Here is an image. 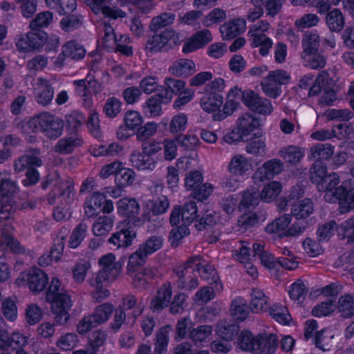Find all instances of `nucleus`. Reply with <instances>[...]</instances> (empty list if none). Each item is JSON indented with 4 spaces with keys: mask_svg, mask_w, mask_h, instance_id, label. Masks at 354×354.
I'll return each instance as SVG.
<instances>
[{
    "mask_svg": "<svg viewBox=\"0 0 354 354\" xmlns=\"http://www.w3.org/2000/svg\"><path fill=\"white\" fill-rule=\"evenodd\" d=\"M314 205L309 198H305L295 204L291 209V214L296 219H304L313 214Z\"/></svg>",
    "mask_w": 354,
    "mask_h": 354,
    "instance_id": "nucleus-42",
    "label": "nucleus"
},
{
    "mask_svg": "<svg viewBox=\"0 0 354 354\" xmlns=\"http://www.w3.org/2000/svg\"><path fill=\"white\" fill-rule=\"evenodd\" d=\"M337 236L348 243L354 242V216L343 221L337 229Z\"/></svg>",
    "mask_w": 354,
    "mask_h": 354,
    "instance_id": "nucleus-50",
    "label": "nucleus"
},
{
    "mask_svg": "<svg viewBox=\"0 0 354 354\" xmlns=\"http://www.w3.org/2000/svg\"><path fill=\"white\" fill-rule=\"evenodd\" d=\"M106 196L100 192H94L88 196L84 204V213L88 218L97 216L101 211Z\"/></svg>",
    "mask_w": 354,
    "mask_h": 354,
    "instance_id": "nucleus-30",
    "label": "nucleus"
},
{
    "mask_svg": "<svg viewBox=\"0 0 354 354\" xmlns=\"http://www.w3.org/2000/svg\"><path fill=\"white\" fill-rule=\"evenodd\" d=\"M85 54L86 50L82 45L75 40H71L62 46V51L53 62V64L55 67L60 68L63 66L66 57L80 59L85 56Z\"/></svg>",
    "mask_w": 354,
    "mask_h": 354,
    "instance_id": "nucleus-17",
    "label": "nucleus"
},
{
    "mask_svg": "<svg viewBox=\"0 0 354 354\" xmlns=\"http://www.w3.org/2000/svg\"><path fill=\"white\" fill-rule=\"evenodd\" d=\"M270 24L266 20H261L252 25L248 32L249 41L252 48H259V53L266 57L269 55L273 46L272 39L268 36Z\"/></svg>",
    "mask_w": 354,
    "mask_h": 354,
    "instance_id": "nucleus-3",
    "label": "nucleus"
},
{
    "mask_svg": "<svg viewBox=\"0 0 354 354\" xmlns=\"http://www.w3.org/2000/svg\"><path fill=\"white\" fill-rule=\"evenodd\" d=\"M147 256L140 251L138 248L136 251L133 252L129 257L127 266V270L128 273H133L141 267L146 261Z\"/></svg>",
    "mask_w": 354,
    "mask_h": 354,
    "instance_id": "nucleus-58",
    "label": "nucleus"
},
{
    "mask_svg": "<svg viewBox=\"0 0 354 354\" xmlns=\"http://www.w3.org/2000/svg\"><path fill=\"white\" fill-rule=\"evenodd\" d=\"M121 308H123V310L135 308L133 312V316L134 318H136L142 313L145 305L141 302H138L134 295H129L122 298Z\"/></svg>",
    "mask_w": 354,
    "mask_h": 354,
    "instance_id": "nucleus-61",
    "label": "nucleus"
},
{
    "mask_svg": "<svg viewBox=\"0 0 354 354\" xmlns=\"http://www.w3.org/2000/svg\"><path fill=\"white\" fill-rule=\"evenodd\" d=\"M110 1L111 0H88V5L95 14L102 12L104 16L114 19L124 17V12L108 5Z\"/></svg>",
    "mask_w": 354,
    "mask_h": 354,
    "instance_id": "nucleus-21",
    "label": "nucleus"
},
{
    "mask_svg": "<svg viewBox=\"0 0 354 354\" xmlns=\"http://www.w3.org/2000/svg\"><path fill=\"white\" fill-rule=\"evenodd\" d=\"M129 161L134 168L142 171H152L156 166V162L152 157L148 156L142 151L134 149L130 154Z\"/></svg>",
    "mask_w": 354,
    "mask_h": 354,
    "instance_id": "nucleus-23",
    "label": "nucleus"
},
{
    "mask_svg": "<svg viewBox=\"0 0 354 354\" xmlns=\"http://www.w3.org/2000/svg\"><path fill=\"white\" fill-rule=\"evenodd\" d=\"M42 164L41 160L39 159L36 155H24L19 159L15 160L14 168L17 172H22L25 169H32L34 167H40Z\"/></svg>",
    "mask_w": 354,
    "mask_h": 354,
    "instance_id": "nucleus-45",
    "label": "nucleus"
},
{
    "mask_svg": "<svg viewBox=\"0 0 354 354\" xmlns=\"http://www.w3.org/2000/svg\"><path fill=\"white\" fill-rule=\"evenodd\" d=\"M291 220L290 214H283L268 224L265 230L267 233L275 234L279 238L300 236L304 232L306 225L303 223L295 222L288 227Z\"/></svg>",
    "mask_w": 354,
    "mask_h": 354,
    "instance_id": "nucleus-5",
    "label": "nucleus"
},
{
    "mask_svg": "<svg viewBox=\"0 0 354 354\" xmlns=\"http://www.w3.org/2000/svg\"><path fill=\"white\" fill-rule=\"evenodd\" d=\"M325 21L328 29L334 32H340L345 26L344 16L338 8L329 11L326 14Z\"/></svg>",
    "mask_w": 354,
    "mask_h": 354,
    "instance_id": "nucleus-33",
    "label": "nucleus"
},
{
    "mask_svg": "<svg viewBox=\"0 0 354 354\" xmlns=\"http://www.w3.org/2000/svg\"><path fill=\"white\" fill-rule=\"evenodd\" d=\"M254 354H273L278 346V339L275 334L264 333L257 336Z\"/></svg>",
    "mask_w": 354,
    "mask_h": 354,
    "instance_id": "nucleus-22",
    "label": "nucleus"
},
{
    "mask_svg": "<svg viewBox=\"0 0 354 354\" xmlns=\"http://www.w3.org/2000/svg\"><path fill=\"white\" fill-rule=\"evenodd\" d=\"M270 316L278 323L288 325L291 321V316L287 308L281 304H274L270 308Z\"/></svg>",
    "mask_w": 354,
    "mask_h": 354,
    "instance_id": "nucleus-51",
    "label": "nucleus"
},
{
    "mask_svg": "<svg viewBox=\"0 0 354 354\" xmlns=\"http://www.w3.org/2000/svg\"><path fill=\"white\" fill-rule=\"evenodd\" d=\"M114 306L110 303H104L97 306L91 314L97 326L106 323L112 315Z\"/></svg>",
    "mask_w": 354,
    "mask_h": 354,
    "instance_id": "nucleus-48",
    "label": "nucleus"
},
{
    "mask_svg": "<svg viewBox=\"0 0 354 354\" xmlns=\"http://www.w3.org/2000/svg\"><path fill=\"white\" fill-rule=\"evenodd\" d=\"M227 170L232 175L236 177L247 176L252 171L251 159L243 154H234L227 165Z\"/></svg>",
    "mask_w": 354,
    "mask_h": 354,
    "instance_id": "nucleus-18",
    "label": "nucleus"
},
{
    "mask_svg": "<svg viewBox=\"0 0 354 354\" xmlns=\"http://www.w3.org/2000/svg\"><path fill=\"white\" fill-rule=\"evenodd\" d=\"M257 336L254 337L252 334L248 331L243 330L239 337V345L241 349L245 351H250L254 354V348H256V342Z\"/></svg>",
    "mask_w": 354,
    "mask_h": 354,
    "instance_id": "nucleus-60",
    "label": "nucleus"
},
{
    "mask_svg": "<svg viewBox=\"0 0 354 354\" xmlns=\"http://www.w3.org/2000/svg\"><path fill=\"white\" fill-rule=\"evenodd\" d=\"M268 305L269 299L265 292L259 288H254L251 293V310L256 313H261L267 310Z\"/></svg>",
    "mask_w": 354,
    "mask_h": 354,
    "instance_id": "nucleus-36",
    "label": "nucleus"
},
{
    "mask_svg": "<svg viewBox=\"0 0 354 354\" xmlns=\"http://www.w3.org/2000/svg\"><path fill=\"white\" fill-rule=\"evenodd\" d=\"M226 87L225 81L221 77L215 78L204 87V95L201 98V108L207 113L218 110L223 102V98L218 93Z\"/></svg>",
    "mask_w": 354,
    "mask_h": 354,
    "instance_id": "nucleus-4",
    "label": "nucleus"
},
{
    "mask_svg": "<svg viewBox=\"0 0 354 354\" xmlns=\"http://www.w3.org/2000/svg\"><path fill=\"white\" fill-rule=\"evenodd\" d=\"M88 228L86 223L81 222L73 229L68 240L71 248L75 249L81 245L87 236Z\"/></svg>",
    "mask_w": 354,
    "mask_h": 354,
    "instance_id": "nucleus-47",
    "label": "nucleus"
},
{
    "mask_svg": "<svg viewBox=\"0 0 354 354\" xmlns=\"http://www.w3.org/2000/svg\"><path fill=\"white\" fill-rule=\"evenodd\" d=\"M239 327L237 324L225 319L218 322L216 332L217 335L223 340L231 342L238 335Z\"/></svg>",
    "mask_w": 354,
    "mask_h": 354,
    "instance_id": "nucleus-34",
    "label": "nucleus"
},
{
    "mask_svg": "<svg viewBox=\"0 0 354 354\" xmlns=\"http://www.w3.org/2000/svg\"><path fill=\"white\" fill-rule=\"evenodd\" d=\"M187 265H192L194 268V270H196L199 272L201 277L205 279H209L210 277L214 279L216 276V270L215 269L210 265L203 263L200 256H194L190 257L187 261Z\"/></svg>",
    "mask_w": 354,
    "mask_h": 354,
    "instance_id": "nucleus-40",
    "label": "nucleus"
},
{
    "mask_svg": "<svg viewBox=\"0 0 354 354\" xmlns=\"http://www.w3.org/2000/svg\"><path fill=\"white\" fill-rule=\"evenodd\" d=\"M136 235V232L129 228L122 229L113 233L108 239V242L116 249L127 248L131 245Z\"/></svg>",
    "mask_w": 354,
    "mask_h": 354,
    "instance_id": "nucleus-27",
    "label": "nucleus"
},
{
    "mask_svg": "<svg viewBox=\"0 0 354 354\" xmlns=\"http://www.w3.org/2000/svg\"><path fill=\"white\" fill-rule=\"evenodd\" d=\"M12 227L8 226L6 228V232H1V241H0V281H6L11 277V270L8 264L2 259L5 254L4 250L9 248L14 252H19L21 250L19 243L11 236Z\"/></svg>",
    "mask_w": 354,
    "mask_h": 354,
    "instance_id": "nucleus-8",
    "label": "nucleus"
},
{
    "mask_svg": "<svg viewBox=\"0 0 354 354\" xmlns=\"http://www.w3.org/2000/svg\"><path fill=\"white\" fill-rule=\"evenodd\" d=\"M84 22V17L81 15H71L62 19L60 26L66 32L73 31L81 27Z\"/></svg>",
    "mask_w": 354,
    "mask_h": 354,
    "instance_id": "nucleus-57",
    "label": "nucleus"
},
{
    "mask_svg": "<svg viewBox=\"0 0 354 354\" xmlns=\"http://www.w3.org/2000/svg\"><path fill=\"white\" fill-rule=\"evenodd\" d=\"M18 192L17 182L12 180L9 173H0V212H10L12 209V196Z\"/></svg>",
    "mask_w": 354,
    "mask_h": 354,
    "instance_id": "nucleus-9",
    "label": "nucleus"
},
{
    "mask_svg": "<svg viewBox=\"0 0 354 354\" xmlns=\"http://www.w3.org/2000/svg\"><path fill=\"white\" fill-rule=\"evenodd\" d=\"M334 154V147L328 143L317 144L310 149L308 159L310 160H326Z\"/></svg>",
    "mask_w": 354,
    "mask_h": 354,
    "instance_id": "nucleus-38",
    "label": "nucleus"
},
{
    "mask_svg": "<svg viewBox=\"0 0 354 354\" xmlns=\"http://www.w3.org/2000/svg\"><path fill=\"white\" fill-rule=\"evenodd\" d=\"M282 189L283 186L279 181L272 180L265 185L258 195L260 201L270 203L277 198Z\"/></svg>",
    "mask_w": 354,
    "mask_h": 354,
    "instance_id": "nucleus-37",
    "label": "nucleus"
},
{
    "mask_svg": "<svg viewBox=\"0 0 354 354\" xmlns=\"http://www.w3.org/2000/svg\"><path fill=\"white\" fill-rule=\"evenodd\" d=\"M59 46V37L55 34H46V62L49 59L53 63L57 57V50Z\"/></svg>",
    "mask_w": 354,
    "mask_h": 354,
    "instance_id": "nucleus-53",
    "label": "nucleus"
},
{
    "mask_svg": "<svg viewBox=\"0 0 354 354\" xmlns=\"http://www.w3.org/2000/svg\"><path fill=\"white\" fill-rule=\"evenodd\" d=\"M194 268L192 265L179 266L175 270L177 277L176 282L179 288L187 290L195 289L198 286V280L194 274Z\"/></svg>",
    "mask_w": 354,
    "mask_h": 354,
    "instance_id": "nucleus-16",
    "label": "nucleus"
},
{
    "mask_svg": "<svg viewBox=\"0 0 354 354\" xmlns=\"http://www.w3.org/2000/svg\"><path fill=\"white\" fill-rule=\"evenodd\" d=\"M83 144L82 138L78 135L66 136L58 140L54 146V151L60 154H69Z\"/></svg>",
    "mask_w": 354,
    "mask_h": 354,
    "instance_id": "nucleus-25",
    "label": "nucleus"
},
{
    "mask_svg": "<svg viewBox=\"0 0 354 354\" xmlns=\"http://www.w3.org/2000/svg\"><path fill=\"white\" fill-rule=\"evenodd\" d=\"M163 245V239L158 236H152L148 238L140 246V251L143 252L147 257L160 250Z\"/></svg>",
    "mask_w": 354,
    "mask_h": 354,
    "instance_id": "nucleus-56",
    "label": "nucleus"
},
{
    "mask_svg": "<svg viewBox=\"0 0 354 354\" xmlns=\"http://www.w3.org/2000/svg\"><path fill=\"white\" fill-rule=\"evenodd\" d=\"M334 336L335 335L332 330L323 329L315 333L314 342L317 347L323 351H326L329 349L328 347L331 345Z\"/></svg>",
    "mask_w": 354,
    "mask_h": 354,
    "instance_id": "nucleus-54",
    "label": "nucleus"
},
{
    "mask_svg": "<svg viewBox=\"0 0 354 354\" xmlns=\"http://www.w3.org/2000/svg\"><path fill=\"white\" fill-rule=\"evenodd\" d=\"M259 126V120L251 113H245L240 116L236 122L237 129L241 131V133L244 135L248 139L253 131Z\"/></svg>",
    "mask_w": 354,
    "mask_h": 354,
    "instance_id": "nucleus-32",
    "label": "nucleus"
},
{
    "mask_svg": "<svg viewBox=\"0 0 354 354\" xmlns=\"http://www.w3.org/2000/svg\"><path fill=\"white\" fill-rule=\"evenodd\" d=\"M303 64L312 69L322 68L325 66V58L317 53V50L303 51L301 53Z\"/></svg>",
    "mask_w": 354,
    "mask_h": 354,
    "instance_id": "nucleus-44",
    "label": "nucleus"
},
{
    "mask_svg": "<svg viewBox=\"0 0 354 354\" xmlns=\"http://www.w3.org/2000/svg\"><path fill=\"white\" fill-rule=\"evenodd\" d=\"M212 41V35L209 30L204 29L194 34L187 39L183 46L184 53H189L204 47Z\"/></svg>",
    "mask_w": 354,
    "mask_h": 354,
    "instance_id": "nucleus-20",
    "label": "nucleus"
},
{
    "mask_svg": "<svg viewBox=\"0 0 354 354\" xmlns=\"http://www.w3.org/2000/svg\"><path fill=\"white\" fill-rule=\"evenodd\" d=\"M162 97L160 95H153L143 104V111L149 118L158 117L162 114Z\"/></svg>",
    "mask_w": 354,
    "mask_h": 354,
    "instance_id": "nucleus-46",
    "label": "nucleus"
},
{
    "mask_svg": "<svg viewBox=\"0 0 354 354\" xmlns=\"http://www.w3.org/2000/svg\"><path fill=\"white\" fill-rule=\"evenodd\" d=\"M117 210L119 214L128 218H134L139 214L140 206L136 198L125 197L118 201Z\"/></svg>",
    "mask_w": 354,
    "mask_h": 354,
    "instance_id": "nucleus-28",
    "label": "nucleus"
},
{
    "mask_svg": "<svg viewBox=\"0 0 354 354\" xmlns=\"http://www.w3.org/2000/svg\"><path fill=\"white\" fill-rule=\"evenodd\" d=\"M26 337L22 334L15 333L11 336H8L6 332L0 334V348L3 354H27L23 349L26 344Z\"/></svg>",
    "mask_w": 354,
    "mask_h": 354,
    "instance_id": "nucleus-14",
    "label": "nucleus"
},
{
    "mask_svg": "<svg viewBox=\"0 0 354 354\" xmlns=\"http://www.w3.org/2000/svg\"><path fill=\"white\" fill-rule=\"evenodd\" d=\"M64 121L59 117L46 114V137L57 139L64 131Z\"/></svg>",
    "mask_w": 354,
    "mask_h": 354,
    "instance_id": "nucleus-31",
    "label": "nucleus"
},
{
    "mask_svg": "<svg viewBox=\"0 0 354 354\" xmlns=\"http://www.w3.org/2000/svg\"><path fill=\"white\" fill-rule=\"evenodd\" d=\"M279 154L286 162L297 164L304 158L305 150L301 147L291 145L280 149Z\"/></svg>",
    "mask_w": 354,
    "mask_h": 354,
    "instance_id": "nucleus-41",
    "label": "nucleus"
},
{
    "mask_svg": "<svg viewBox=\"0 0 354 354\" xmlns=\"http://www.w3.org/2000/svg\"><path fill=\"white\" fill-rule=\"evenodd\" d=\"M339 176L337 173H331L318 185L317 189L324 193V198L326 201L335 203L337 196L342 194L344 192V186L339 185Z\"/></svg>",
    "mask_w": 354,
    "mask_h": 354,
    "instance_id": "nucleus-11",
    "label": "nucleus"
},
{
    "mask_svg": "<svg viewBox=\"0 0 354 354\" xmlns=\"http://www.w3.org/2000/svg\"><path fill=\"white\" fill-rule=\"evenodd\" d=\"M44 14L40 13L30 24L31 31L16 39L15 44L20 52L28 53L39 49L44 44Z\"/></svg>",
    "mask_w": 354,
    "mask_h": 354,
    "instance_id": "nucleus-2",
    "label": "nucleus"
},
{
    "mask_svg": "<svg viewBox=\"0 0 354 354\" xmlns=\"http://www.w3.org/2000/svg\"><path fill=\"white\" fill-rule=\"evenodd\" d=\"M172 290L170 284H164L157 292L156 297L151 301L153 310H160L170 302Z\"/></svg>",
    "mask_w": 354,
    "mask_h": 354,
    "instance_id": "nucleus-39",
    "label": "nucleus"
},
{
    "mask_svg": "<svg viewBox=\"0 0 354 354\" xmlns=\"http://www.w3.org/2000/svg\"><path fill=\"white\" fill-rule=\"evenodd\" d=\"M169 72L176 77H188L196 72L195 63L189 59H179L169 68Z\"/></svg>",
    "mask_w": 354,
    "mask_h": 354,
    "instance_id": "nucleus-26",
    "label": "nucleus"
},
{
    "mask_svg": "<svg viewBox=\"0 0 354 354\" xmlns=\"http://www.w3.org/2000/svg\"><path fill=\"white\" fill-rule=\"evenodd\" d=\"M136 178L135 171L129 168H126L122 165L120 171L115 178V183L118 187H127L133 183Z\"/></svg>",
    "mask_w": 354,
    "mask_h": 354,
    "instance_id": "nucleus-55",
    "label": "nucleus"
},
{
    "mask_svg": "<svg viewBox=\"0 0 354 354\" xmlns=\"http://www.w3.org/2000/svg\"><path fill=\"white\" fill-rule=\"evenodd\" d=\"M331 82L329 74L322 71L309 89V96L321 93L318 103L322 106H332L337 99L335 91L330 87Z\"/></svg>",
    "mask_w": 354,
    "mask_h": 354,
    "instance_id": "nucleus-6",
    "label": "nucleus"
},
{
    "mask_svg": "<svg viewBox=\"0 0 354 354\" xmlns=\"http://www.w3.org/2000/svg\"><path fill=\"white\" fill-rule=\"evenodd\" d=\"M158 131V124L154 122H148L144 126L140 127L136 132V138L138 141H147L155 136Z\"/></svg>",
    "mask_w": 354,
    "mask_h": 354,
    "instance_id": "nucleus-63",
    "label": "nucleus"
},
{
    "mask_svg": "<svg viewBox=\"0 0 354 354\" xmlns=\"http://www.w3.org/2000/svg\"><path fill=\"white\" fill-rule=\"evenodd\" d=\"M106 281V279L100 280L97 277H95L89 280L88 283L93 288L91 295L96 301H100L109 296V291L102 287L103 282Z\"/></svg>",
    "mask_w": 354,
    "mask_h": 354,
    "instance_id": "nucleus-52",
    "label": "nucleus"
},
{
    "mask_svg": "<svg viewBox=\"0 0 354 354\" xmlns=\"http://www.w3.org/2000/svg\"><path fill=\"white\" fill-rule=\"evenodd\" d=\"M46 299L51 304L50 308L55 322L59 324L66 322L69 318L68 310L72 306V301L58 278L52 279L46 291Z\"/></svg>",
    "mask_w": 354,
    "mask_h": 354,
    "instance_id": "nucleus-1",
    "label": "nucleus"
},
{
    "mask_svg": "<svg viewBox=\"0 0 354 354\" xmlns=\"http://www.w3.org/2000/svg\"><path fill=\"white\" fill-rule=\"evenodd\" d=\"M98 263L101 270L95 277L100 279H106L108 281H113L118 279L122 272V265L116 261L115 255L113 253H108L102 256Z\"/></svg>",
    "mask_w": 354,
    "mask_h": 354,
    "instance_id": "nucleus-10",
    "label": "nucleus"
},
{
    "mask_svg": "<svg viewBox=\"0 0 354 354\" xmlns=\"http://www.w3.org/2000/svg\"><path fill=\"white\" fill-rule=\"evenodd\" d=\"M175 37V32L166 29L160 34L153 35L148 41V48L151 51L161 50L167 44Z\"/></svg>",
    "mask_w": 354,
    "mask_h": 354,
    "instance_id": "nucleus-35",
    "label": "nucleus"
},
{
    "mask_svg": "<svg viewBox=\"0 0 354 354\" xmlns=\"http://www.w3.org/2000/svg\"><path fill=\"white\" fill-rule=\"evenodd\" d=\"M55 192L57 194L58 199L62 204L66 205L72 204L76 196L73 180L69 177L59 179L56 183Z\"/></svg>",
    "mask_w": 354,
    "mask_h": 354,
    "instance_id": "nucleus-19",
    "label": "nucleus"
},
{
    "mask_svg": "<svg viewBox=\"0 0 354 354\" xmlns=\"http://www.w3.org/2000/svg\"><path fill=\"white\" fill-rule=\"evenodd\" d=\"M259 201V195L254 189H248L243 193L239 208L241 211H245L257 205Z\"/></svg>",
    "mask_w": 354,
    "mask_h": 354,
    "instance_id": "nucleus-59",
    "label": "nucleus"
},
{
    "mask_svg": "<svg viewBox=\"0 0 354 354\" xmlns=\"http://www.w3.org/2000/svg\"><path fill=\"white\" fill-rule=\"evenodd\" d=\"M284 169V163L279 159L273 158L266 161L257 169L252 176L254 183L274 178Z\"/></svg>",
    "mask_w": 354,
    "mask_h": 354,
    "instance_id": "nucleus-12",
    "label": "nucleus"
},
{
    "mask_svg": "<svg viewBox=\"0 0 354 354\" xmlns=\"http://www.w3.org/2000/svg\"><path fill=\"white\" fill-rule=\"evenodd\" d=\"M197 211L196 204L194 201L185 203L183 208L175 206L170 214V223L172 225H178L181 218L184 224L189 225L196 218Z\"/></svg>",
    "mask_w": 354,
    "mask_h": 354,
    "instance_id": "nucleus-15",
    "label": "nucleus"
},
{
    "mask_svg": "<svg viewBox=\"0 0 354 354\" xmlns=\"http://www.w3.org/2000/svg\"><path fill=\"white\" fill-rule=\"evenodd\" d=\"M143 122V118L137 111H127L124 116V123L131 131L138 130Z\"/></svg>",
    "mask_w": 354,
    "mask_h": 354,
    "instance_id": "nucleus-62",
    "label": "nucleus"
},
{
    "mask_svg": "<svg viewBox=\"0 0 354 354\" xmlns=\"http://www.w3.org/2000/svg\"><path fill=\"white\" fill-rule=\"evenodd\" d=\"M290 80V75L287 71L277 69L269 72L261 81V86L268 97L277 98L281 94V85L288 84Z\"/></svg>",
    "mask_w": 354,
    "mask_h": 354,
    "instance_id": "nucleus-7",
    "label": "nucleus"
},
{
    "mask_svg": "<svg viewBox=\"0 0 354 354\" xmlns=\"http://www.w3.org/2000/svg\"><path fill=\"white\" fill-rule=\"evenodd\" d=\"M250 310L244 298L236 297L231 302L230 314L234 320L243 321L249 316Z\"/></svg>",
    "mask_w": 354,
    "mask_h": 354,
    "instance_id": "nucleus-29",
    "label": "nucleus"
},
{
    "mask_svg": "<svg viewBox=\"0 0 354 354\" xmlns=\"http://www.w3.org/2000/svg\"><path fill=\"white\" fill-rule=\"evenodd\" d=\"M113 224V217L100 216L93 224L92 232L96 236H105L112 230Z\"/></svg>",
    "mask_w": 354,
    "mask_h": 354,
    "instance_id": "nucleus-43",
    "label": "nucleus"
},
{
    "mask_svg": "<svg viewBox=\"0 0 354 354\" xmlns=\"http://www.w3.org/2000/svg\"><path fill=\"white\" fill-rule=\"evenodd\" d=\"M44 273L37 267L30 268L28 270L21 272L16 279V283L19 286L28 284L33 292H39L44 288Z\"/></svg>",
    "mask_w": 354,
    "mask_h": 354,
    "instance_id": "nucleus-13",
    "label": "nucleus"
},
{
    "mask_svg": "<svg viewBox=\"0 0 354 354\" xmlns=\"http://www.w3.org/2000/svg\"><path fill=\"white\" fill-rule=\"evenodd\" d=\"M188 118L185 113H178L172 117L169 123V131L178 133L184 131L187 125Z\"/></svg>",
    "mask_w": 354,
    "mask_h": 354,
    "instance_id": "nucleus-64",
    "label": "nucleus"
},
{
    "mask_svg": "<svg viewBox=\"0 0 354 354\" xmlns=\"http://www.w3.org/2000/svg\"><path fill=\"white\" fill-rule=\"evenodd\" d=\"M245 28V19L238 18L223 24L219 30L223 39L228 40L243 32Z\"/></svg>",
    "mask_w": 354,
    "mask_h": 354,
    "instance_id": "nucleus-24",
    "label": "nucleus"
},
{
    "mask_svg": "<svg viewBox=\"0 0 354 354\" xmlns=\"http://www.w3.org/2000/svg\"><path fill=\"white\" fill-rule=\"evenodd\" d=\"M337 201L339 202L342 213L354 209V187L347 189L344 186L343 194L337 196Z\"/></svg>",
    "mask_w": 354,
    "mask_h": 354,
    "instance_id": "nucleus-49",
    "label": "nucleus"
}]
</instances>
